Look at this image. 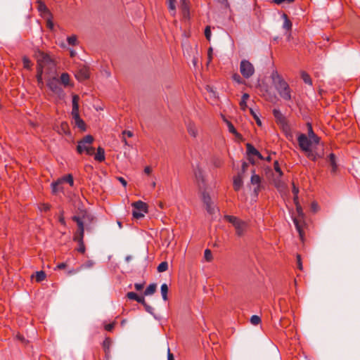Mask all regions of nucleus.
Masks as SVG:
<instances>
[{
  "label": "nucleus",
  "mask_w": 360,
  "mask_h": 360,
  "mask_svg": "<svg viewBox=\"0 0 360 360\" xmlns=\"http://www.w3.org/2000/svg\"><path fill=\"white\" fill-rule=\"evenodd\" d=\"M270 78L272 81V84L278 95L284 101H290L292 100V90L284 79L283 76L277 71V70H273L271 73Z\"/></svg>",
  "instance_id": "nucleus-1"
},
{
  "label": "nucleus",
  "mask_w": 360,
  "mask_h": 360,
  "mask_svg": "<svg viewBox=\"0 0 360 360\" xmlns=\"http://www.w3.org/2000/svg\"><path fill=\"white\" fill-rule=\"evenodd\" d=\"M47 68L49 70H52L55 68V64L53 61L51 59L49 56L45 54L44 53H39L37 58V86L40 89H43L44 86V84L42 79V75L44 73V70Z\"/></svg>",
  "instance_id": "nucleus-2"
},
{
  "label": "nucleus",
  "mask_w": 360,
  "mask_h": 360,
  "mask_svg": "<svg viewBox=\"0 0 360 360\" xmlns=\"http://www.w3.org/2000/svg\"><path fill=\"white\" fill-rule=\"evenodd\" d=\"M72 221L77 223V230L73 234V240L78 243V248L76 249L77 252L84 254L86 251V248L84 242V221L80 217L73 216Z\"/></svg>",
  "instance_id": "nucleus-3"
},
{
  "label": "nucleus",
  "mask_w": 360,
  "mask_h": 360,
  "mask_svg": "<svg viewBox=\"0 0 360 360\" xmlns=\"http://www.w3.org/2000/svg\"><path fill=\"white\" fill-rule=\"evenodd\" d=\"M297 141L300 149L306 153L309 159L316 161L318 158H321L319 154L311 150V146L313 142L305 134H300Z\"/></svg>",
  "instance_id": "nucleus-4"
},
{
  "label": "nucleus",
  "mask_w": 360,
  "mask_h": 360,
  "mask_svg": "<svg viewBox=\"0 0 360 360\" xmlns=\"http://www.w3.org/2000/svg\"><path fill=\"white\" fill-rule=\"evenodd\" d=\"M224 219L234 226L236 235L238 236H243L247 231V222L240 219L235 216L231 215H225Z\"/></svg>",
  "instance_id": "nucleus-5"
},
{
  "label": "nucleus",
  "mask_w": 360,
  "mask_h": 360,
  "mask_svg": "<svg viewBox=\"0 0 360 360\" xmlns=\"http://www.w3.org/2000/svg\"><path fill=\"white\" fill-rule=\"evenodd\" d=\"M79 97L77 95L72 96V116L75 120V125L82 131L86 130V124L80 118L79 113Z\"/></svg>",
  "instance_id": "nucleus-6"
},
{
  "label": "nucleus",
  "mask_w": 360,
  "mask_h": 360,
  "mask_svg": "<svg viewBox=\"0 0 360 360\" xmlns=\"http://www.w3.org/2000/svg\"><path fill=\"white\" fill-rule=\"evenodd\" d=\"M297 205V217H295L293 218V222L295 224V226L296 227L297 231L299 233L300 238L301 240H304V229L305 226V222L304 220V214L302 212V208L300 206Z\"/></svg>",
  "instance_id": "nucleus-7"
},
{
  "label": "nucleus",
  "mask_w": 360,
  "mask_h": 360,
  "mask_svg": "<svg viewBox=\"0 0 360 360\" xmlns=\"http://www.w3.org/2000/svg\"><path fill=\"white\" fill-rule=\"evenodd\" d=\"M131 205L134 207L132 214L136 219H140L144 217V214L148 212L147 204L141 200L134 202Z\"/></svg>",
  "instance_id": "nucleus-8"
},
{
  "label": "nucleus",
  "mask_w": 360,
  "mask_h": 360,
  "mask_svg": "<svg viewBox=\"0 0 360 360\" xmlns=\"http://www.w3.org/2000/svg\"><path fill=\"white\" fill-rule=\"evenodd\" d=\"M254 65L248 60H242L240 64V72L243 77L249 79L255 74Z\"/></svg>",
  "instance_id": "nucleus-9"
},
{
  "label": "nucleus",
  "mask_w": 360,
  "mask_h": 360,
  "mask_svg": "<svg viewBox=\"0 0 360 360\" xmlns=\"http://www.w3.org/2000/svg\"><path fill=\"white\" fill-rule=\"evenodd\" d=\"M94 141V137L91 135L85 136L80 141L78 142L77 147V152L81 154L85 151L89 145H91Z\"/></svg>",
  "instance_id": "nucleus-10"
},
{
  "label": "nucleus",
  "mask_w": 360,
  "mask_h": 360,
  "mask_svg": "<svg viewBox=\"0 0 360 360\" xmlns=\"http://www.w3.org/2000/svg\"><path fill=\"white\" fill-rule=\"evenodd\" d=\"M47 86L55 94L60 95L63 90L60 87L58 79L56 77L50 79L47 82Z\"/></svg>",
  "instance_id": "nucleus-11"
},
{
  "label": "nucleus",
  "mask_w": 360,
  "mask_h": 360,
  "mask_svg": "<svg viewBox=\"0 0 360 360\" xmlns=\"http://www.w3.org/2000/svg\"><path fill=\"white\" fill-rule=\"evenodd\" d=\"M76 78L79 81H84L89 77V68L83 66L81 67L75 74Z\"/></svg>",
  "instance_id": "nucleus-12"
},
{
  "label": "nucleus",
  "mask_w": 360,
  "mask_h": 360,
  "mask_svg": "<svg viewBox=\"0 0 360 360\" xmlns=\"http://www.w3.org/2000/svg\"><path fill=\"white\" fill-rule=\"evenodd\" d=\"M246 148H247V152H248V154L249 156L252 155L257 156L260 160L264 159V158L262 157L261 153L250 143H247Z\"/></svg>",
  "instance_id": "nucleus-13"
},
{
  "label": "nucleus",
  "mask_w": 360,
  "mask_h": 360,
  "mask_svg": "<svg viewBox=\"0 0 360 360\" xmlns=\"http://www.w3.org/2000/svg\"><path fill=\"white\" fill-rule=\"evenodd\" d=\"M127 298L129 300H136L137 302L142 304L143 306H146V302L143 297L139 296L136 292H129L127 294Z\"/></svg>",
  "instance_id": "nucleus-14"
},
{
  "label": "nucleus",
  "mask_w": 360,
  "mask_h": 360,
  "mask_svg": "<svg viewBox=\"0 0 360 360\" xmlns=\"http://www.w3.org/2000/svg\"><path fill=\"white\" fill-rule=\"evenodd\" d=\"M187 131L188 134L193 138H196L198 134V128L193 122H189L187 124Z\"/></svg>",
  "instance_id": "nucleus-15"
},
{
  "label": "nucleus",
  "mask_w": 360,
  "mask_h": 360,
  "mask_svg": "<svg viewBox=\"0 0 360 360\" xmlns=\"http://www.w3.org/2000/svg\"><path fill=\"white\" fill-rule=\"evenodd\" d=\"M273 114L276 120L277 124H281L282 123H284V122L287 121L285 117L283 116V115L279 110L274 109L273 110Z\"/></svg>",
  "instance_id": "nucleus-16"
},
{
  "label": "nucleus",
  "mask_w": 360,
  "mask_h": 360,
  "mask_svg": "<svg viewBox=\"0 0 360 360\" xmlns=\"http://www.w3.org/2000/svg\"><path fill=\"white\" fill-rule=\"evenodd\" d=\"M51 189H52V193L55 195H56L59 192L63 191V188L62 186V184L60 183V181L58 179L56 181L53 182L51 184Z\"/></svg>",
  "instance_id": "nucleus-17"
},
{
  "label": "nucleus",
  "mask_w": 360,
  "mask_h": 360,
  "mask_svg": "<svg viewBox=\"0 0 360 360\" xmlns=\"http://www.w3.org/2000/svg\"><path fill=\"white\" fill-rule=\"evenodd\" d=\"M309 127V139L315 144H318L319 143L320 139L319 137L314 134L312 129V127L311 124H308Z\"/></svg>",
  "instance_id": "nucleus-18"
},
{
  "label": "nucleus",
  "mask_w": 360,
  "mask_h": 360,
  "mask_svg": "<svg viewBox=\"0 0 360 360\" xmlns=\"http://www.w3.org/2000/svg\"><path fill=\"white\" fill-rule=\"evenodd\" d=\"M105 150L103 148L98 147L97 148V153L94 155V159L98 162H103L105 160Z\"/></svg>",
  "instance_id": "nucleus-19"
},
{
  "label": "nucleus",
  "mask_w": 360,
  "mask_h": 360,
  "mask_svg": "<svg viewBox=\"0 0 360 360\" xmlns=\"http://www.w3.org/2000/svg\"><path fill=\"white\" fill-rule=\"evenodd\" d=\"M223 120L226 122V124L228 127L229 131L230 133L235 135L236 136H240V134L237 132L236 128L234 127L233 124L230 121H229L224 117H223Z\"/></svg>",
  "instance_id": "nucleus-20"
},
{
  "label": "nucleus",
  "mask_w": 360,
  "mask_h": 360,
  "mask_svg": "<svg viewBox=\"0 0 360 360\" xmlns=\"http://www.w3.org/2000/svg\"><path fill=\"white\" fill-rule=\"evenodd\" d=\"M243 186V179L242 177L238 175L235 176L233 179V188L235 191H238Z\"/></svg>",
  "instance_id": "nucleus-21"
},
{
  "label": "nucleus",
  "mask_w": 360,
  "mask_h": 360,
  "mask_svg": "<svg viewBox=\"0 0 360 360\" xmlns=\"http://www.w3.org/2000/svg\"><path fill=\"white\" fill-rule=\"evenodd\" d=\"M251 184L253 185H257V188H255V191L257 192L259 189V186L261 183V179L257 174H252L250 179Z\"/></svg>",
  "instance_id": "nucleus-22"
},
{
  "label": "nucleus",
  "mask_w": 360,
  "mask_h": 360,
  "mask_svg": "<svg viewBox=\"0 0 360 360\" xmlns=\"http://www.w3.org/2000/svg\"><path fill=\"white\" fill-rule=\"evenodd\" d=\"M110 345L111 340L109 338H105L103 342V348L106 356H108L110 353Z\"/></svg>",
  "instance_id": "nucleus-23"
},
{
  "label": "nucleus",
  "mask_w": 360,
  "mask_h": 360,
  "mask_svg": "<svg viewBox=\"0 0 360 360\" xmlns=\"http://www.w3.org/2000/svg\"><path fill=\"white\" fill-rule=\"evenodd\" d=\"M60 183L63 184L64 182H67L70 184V186H72L74 185V179L72 174H68L64 176L63 177L58 179Z\"/></svg>",
  "instance_id": "nucleus-24"
},
{
  "label": "nucleus",
  "mask_w": 360,
  "mask_h": 360,
  "mask_svg": "<svg viewBox=\"0 0 360 360\" xmlns=\"http://www.w3.org/2000/svg\"><path fill=\"white\" fill-rule=\"evenodd\" d=\"M194 174L198 182L204 181L203 171L200 168H197L194 171Z\"/></svg>",
  "instance_id": "nucleus-25"
},
{
  "label": "nucleus",
  "mask_w": 360,
  "mask_h": 360,
  "mask_svg": "<svg viewBox=\"0 0 360 360\" xmlns=\"http://www.w3.org/2000/svg\"><path fill=\"white\" fill-rule=\"evenodd\" d=\"M282 17L284 19L283 28L287 30H291L292 25L288 15L285 13H283Z\"/></svg>",
  "instance_id": "nucleus-26"
},
{
  "label": "nucleus",
  "mask_w": 360,
  "mask_h": 360,
  "mask_svg": "<svg viewBox=\"0 0 360 360\" xmlns=\"http://www.w3.org/2000/svg\"><path fill=\"white\" fill-rule=\"evenodd\" d=\"M250 96L248 94H243L242 96L241 101L240 102V109L243 110H245L247 108V101L248 100Z\"/></svg>",
  "instance_id": "nucleus-27"
},
{
  "label": "nucleus",
  "mask_w": 360,
  "mask_h": 360,
  "mask_svg": "<svg viewBox=\"0 0 360 360\" xmlns=\"http://www.w3.org/2000/svg\"><path fill=\"white\" fill-rule=\"evenodd\" d=\"M157 285L155 283L150 284L144 292V295H150L156 291Z\"/></svg>",
  "instance_id": "nucleus-28"
},
{
  "label": "nucleus",
  "mask_w": 360,
  "mask_h": 360,
  "mask_svg": "<svg viewBox=\"0 0 360 360\" xmlns=\"http://www.w3.org/2000/svg\"><path fill=\"white\" fill-rule=\"evenodd\" d=\"M167 4L168 5V8L171 12L172 15H174L176 13V0H167Z\"/></svg>",
  "instance_id": "nucleus-29"
},
{
  "label": "nucleus",
  "mask_w": 360,
  "mask_h": 360,
  "mask_svg": "<svg viewBox=\"0 0 360 360\" xmlns=\"http://www.w3.org/2000/svg\"><path fill=\"white\" fill-rule=\"evenodd\" d=\"M301 77L305 84H309L310 86L312 85V80L308 73H307L306 72H302Z\"/></svg>",
  "instance_id": "nucleus-30"
},
{
  "label": "nucleus",
  "mask_w": 360,
  "mask_h": 360,
  "mask_svg": "<svg viewBox=\"0 0 360 360\" xmlns=\"http://www.w3.org/2000/svg\"><path fill=\"white\" fill-rule=\"evenodd\" d=\"M160 290H161V294H162V299L165 301H167L168 300V297H167L168 286H167V285L166 283H163L161 285Z\"/></svg>",
  "instance_id": "nucleus-31"
},
{
  "label": "nucleus",
  "mask_w": 360,
  "mask_h": 360,
  "mask_svg": "<svg viewBox=\"0 0 360 360\" xmlns=\"http://www.w3.org/2000/svg\"><path fill=\"white\" fill-rule=\"evenodd\" d=\"M329 161L330 163V165L333 167L332 171L335 172L337 169V164H336V160H335V155L333 153H330L328 156Z\"/></svg>",
  "instance_id": "nucleus-32"
},
{
  "label": "nucleus",
  "mask_w": 360,
  "mask_h": 360,
  "mask_svg": "<svg viewBox=\"0 0 360 360\" xmlns=\"http://www.w3.org/2000/svg\"><path fill=\"white\" fill-rule=\"evenodd\" d=\"M46 275L44 271H37L35 274V279L37 282H41L45 280Z\"/></svg>",
  "instance_id": "nucleus-33"
},
{
  "label": "nucleus",
  "mask_w": 360,
  "mask_h": 360,
  "mask_svg": "<svg viewBox=\"0 0 360 360\" xmlns=\"http://www.w3.org/2000/svg\"><path fill=\"white\" fill-rule=\"evenodd\" d=\"M60 81L64 86L69 85L70 75L66 72L63 73L60 76Z\"/></svg>",
  "instance_id": "nucleus-34"
},
{
  "label": "nucleus",
  "mask_w": 360,
  "mask_h": 360,
  "mask_svg": "<svg viewBox=\"0 0 360 360\" xmlns=\"http://www.w3.org/2000/svg\"><path fill=\"white\" fill-rule=\"evenodd\" d=\"M280 125L286 135L290 134V127L288 124L287 121L284 122V123H282Z\"/></svg>",
  "instance_id": "nucleus-35"
},
{
  "label": "nucleus",
  "mask_w": 360,
  "mask_h": 360,
  "mask_svg": "<svg viewBox=\"0 0 360 360\" xmlns=\"http://www.w3.org/2000/svg\"><path fill=\"white\" fill-rule=\"evenodd\" d=\"M168 269V264L167 262H161L158 266V272H164Z\"/></svg>",
  "instance_id": "nucleus-36"
},
{
  "label": "nucleus",
  "mask_w": 360,
  "mask_h": 360,
  "mask_svg": "<svg viewBox=\"0 0 360 360\" xmlns=\"http://www.w3.org/2000/svg\"><path fill=\"white\" fill-rule=\"evenodd\" d=\"M274 169L278 174V176L281 177L283 176V172L280 167L279 163L277 160L274 162Z\"/></svg>",
  "instance_id": "nucleus-37"
},
{
  "label": "nucleus",
  "mask_w": 360,
  "mask_h": 360,
  "mask_svg": "<svg viewBox=\"0 0 360 360\" xmlns=\"http://www.w3.org/2000/svg\"><path fill=\"white\" fill-rule=\"evenodd\" d=\"M261 322V319L259 316H257V315H253L252 316V317L250 318V323L252 324V325H255V326H257L258 325L259 323H260Z\"/></svg>",
  "instance_id": "nucleus-38"
},
{
  "label": "nucleus",
  "mask_w": 360,
  "mask_h": 360,
  "mask_svg": "<svg viewBox=\"0 0 360 360\" xmlns=\"http://www.w3.org/2000/svg\"><path fill=\"white\" fill-rule=\"evenodd\" d=\"M22 63H23V67L26 69H30L32 66V63H31L30 60L26 56L23 57Z\"/></svg>",
  "instance_id": "nucleus-39"
},
{
  "label": "nucleus",
  "mask_w": 360,
  "mask_h": 360,
  "mask_svg": "<svg viewBox=\"0 0 360 360\" xmlns=\"http://www.w3.org/2000/svg\"><path fill=\"white\" fill-rule=\"evenodd\" d=\"M202 201L205 205H208L212 202L211 198L208 193L205 192L202 193Z\"/></svg>",
  "instance_id": "nucleus-40"
},
{
  "label": "nucleus",
  "mask_w": 360,
  "mask_h": 360,
  "mask_svg": "<svg viewBox=\"0 0 360 360\" xmlns=\"http://www.w3.org/2000/svg\"><path fill=\"white\" fill-rule=\"evenodd\" d=\"M68 42L70 45L75 46L77 42V38L76 35H72L69 37H68Z\"/></svg>",
  "instance_id": "nucleus-41"
},
{
  "label": "nucleus",
  "mask_w": 360,
  "mask_h": 360,
  "mask_svg": "<svg viewBox=\"0 0 360 360\" xmlns=\"http://www.w3.org/2000/svg\"><path fill=\"white\" fill-rule=\"evenodd\" d=\"M292 193L294 194V201H295V204H297V201L298 200L299 189L297 187L295 186L294 183L292 184Z\"/></svg>",
  "instance_id": "nucleus-42"
},
{
  "label": "nucleus",
  "mask_w": 360,
  "mask_h": 360,
  "mask_svg": "<svg viewBox=\"0 0 360 360\" xmlns=\"http://www.w3.org/2000/svg\"><path fill=\"white\" fill-rule=\"evenodd\" d=\"M296 259H297V268L300 271H302L303 270V266H302V258H301L300 255L297 254V256H296Z\"/></svg>",
  "instance_id": "nucleus-43"
},
{
  "label": "nucleus",
  "mask_w": 360,
  "mask_h": 360,
  "mask_svg": "<svg viewBox=\"0 0 360 360\" xmlns=\"http://www.w3.org/2000/svg\"><path fill=\"white\" fill-rule=\"evenodd\" d=\"M205 36L208 41H210V39H211V27H210V26H207L205 27Z\"/></svg>",
  "instance_id": "nucleus-44"
},
{
  "label": "nucleus",
  "mask_w": 360,
  "mask_h": 360,
  "mask_svg": "<svg viewBox=\"0 0 360 360\" xmlns=\"http://www.w3.org/2000/svg\"><path fill=\"white\" fill-rule=\"evenodd\" d=\"M50 205L48 203H41L39 205V210L41 211L47 212L50 210Z\"/></svg>",
  "instance_id": "nucleus-45"
},
{
  "label": "nucleus",
  "mask_w": 360,
  "mask_h": 360,
  "mask_svg": "<svg viewBox=\"0 0 360 360\" xmlns=\"http://www.w3.org/2000/svg\"><path fill=\"white\" fill-rule=\"evenodd\" d=\"M205 258L207 261L210 262L212 259V252L209 249L205 250Z\"/></svg>",
  "instance_id": "nucleus-46"
},
{
  "label": "nucleus",
  "mask_w": 360,
  "mask_h": 360,
  "mask_svg": "<svg viewBox=\"0 0 360 360\" xmlns=\"http://www.w3.org/2000/svg\"><path fill=\"white\" fill-rule=\"evenodd\" d=\"M94 265V262L91 260L86 261L84 264H82V267L84 269H89L93 267Z\"/></svg>",
  "instance_id": "nucleus-47"
},
{
  "label": "nucleus",
  "mask_w": 360,
  "mask_h": 360,
  "mask_svg": "<svg viewBox=\"0 0 360 360\" xmlns=\"http://www.w3.org/2000/svg\"><path fill=\"white\" fill-rule=\"evenodd\" d=\"M61 129L63 131L65 134H69V127L68 124L66 122H62L61 123Z\"/></svg>",
  "instance_id": "nucleus-48"
},
{
  "label": "nucleus",
  "mask_w": 360,
  "mask_h": 360,
  "mask_svg": "<svg viewBox=\"0 0 360 360\" xmlns=\"http://www.w3.org/2000/svg\"><path fill=\"white\" fill-rule=\"evenodd\" d=\"M213 49L210 47L207 52V64H209L212 60Z\"/></svg>",
  "instance_id": "nucleus-49"
},
{
  "label": "nucleus",
  "mask_w": 360,
  "mask_h": 360,
  "mask_svg": "<svg viewBox=\"0 0 360 360\" xmlns=\"http://www.w3.org/2000/svg\"><path fill=\"white\" fill-rule=\"evenodd\" d=\"M250 112L253 115V117H254V118H255V120L256 121L257 124L259 125V126H261L262 125V122H261L260 119L257 117V115L254 112V111L252 109H250Z\"/></svg>",
  "instance_id": "nucleus-50"
},
{
  "label": "nucleus",
  "mask_w": 360,
  "mask_h": 360,
  "mask_svg": "<svg viewBox=\"0 0 360 360\" xmlns=\"http://www.w3.org/2000/svg\"><path fill=\"white\" fill-rule=\"evenodd\" d=\"M233 79L238 84L243 83V79L238 74H234L233 75Z\"/></svg>",
  "instance_id": "nucleus-51"
},
{
  "label": "nucleus",
  "mask_w": 360,
  "mask_h": 360,
  "mask_svg": "<svg viewBox=\"0 0 360 360\" xmlns=\"http://www.w3.org/2000/svg\"><path fill=\"white\" fill-rule=\"evenodd\" d=\"M85 152L87 155H91L94 153V148L91 145H89L88 148H86Z\"/></svg>",
  "instance_id": "nucleus-52"
},
{
  "label": "nucleus",
  "mask_w": 360,
  "mask_h": 360,
  "mask_svg": "<svg viewBox=\"0 0 360 360\" xmlns=\"http://www.w3.org/2000/svg\"><path fill=\"white\" fill-rule=\"evenodd\" d=\"M144 285L145 283H135L134 284V288L137 290V291H141V290H143V287H144Z\"/></svg>",
  "instance_id": "nucleus-53"
},
{
  "label": "nucleus",
  "mask_w": 360,
  "mask_h": 360,
  "mask_svg": "<svg viewBox=\"0 0 360 360\" xmlns=\"http://www.w3.org/2000/svg\"><path fill=\"white\" fill-rule=\"evenodd\" d=\"M206 205V210L207 211L210 213V214H212L213 212H214V207H212V203H209L208 205Z\"/></svg>",
  "instance_id": "nucleus-54"
},
{
  "label": "nucleus",
  "mask_w": 360,
  "mask_h": 360,
  "mask_svg": "<svg viewBox=\"0 0 360 360\" xmlns=\"http://www.w3.org/2000/svg\"><path fill=\"white\" fill-rule=\"evenodd\" d=\"M122 134V136H127L129 138L132 137L134 135L132 131L127 130L123 131Z\"/></svg>",
  "instance_id": "nucleus-55"
},
{
  "label": "nucleus",
  "mask_w": 360,
  "mask_h": 360,
  "mask_svg": "<svg viewBox=\"0 0 360 360\" xmlns=\"http://www.w3.org/2000/svg\"><path fill=\"white\" fill-rule=\"evenodd\" d=\"M46 27L50 30H52L53 28V22L51 19H49L46 21Z\"/></svg>",
  "instance_id": "nucleus-56"
},
{
  "label": "nucleus",
  "mask_w": 360,
  "mask_h": 360,
  "mask_svg": "<svg viewBox=\"0 0 360 360\" xmlns=\"http://www.w3.org/2000/svg\"><path fill=\"white\" fill-rule=\"evenodd\" d=\"M59 222L64 226H66L65 220L63 214H61L59 217Z\"/></svg>",
  "instance_id": "nucleus-57"
},
{
  "label": "nucleus",
  "mask_w": 360,
  "mask_h": 360,
  "mask_svg": "<svg viewBox=\"0 0 360 360\" xmlns=\"http://www.w3.org/2000/svg\"><path fill=\"white\" fill-rule=\"evenodd\" d=\"M167 360H174V355L171 353L169 348L167 349Z\"/></svg>",
  "instance_id": "nucleus-58"
},
{
  "label": "nucleus",
  "mask_w": 360,
  "mask_h": 360,
  "mask_svg": "<svg viewBox=\"0 0 360 360\" xmlns=\"http://www.w3.org/2000/svg\"><path fill=\"white\" fill-rule=\"evenodd\" d=\"M39 10L40 11H48V9L44 4H40L39 6Z\"/></svg>",
  "instance_id": "nucleus-59"
},
{
  "label": "nucleus",
  "mask_w": 360,
  "mask_h": 360,
  "mask_svg": "<svg viewBox=\"0 0 360 360\" xmlns=\"http://www.w3.org/2000/svg\"><path fill=\"white\" fill-rule=\"evenodd\" d=\"M117 179L124 187L127 186V182L123 177H118Z\"/></svg>",
  "instance_id": "nucleus-60"
},
{
  "label": "nucleus",
  "mask_w": 360,
  "mask_h": 360,
  "mask_svg": "<svg viewBox=\"0 0 360 360\" xmlns=\"http://www.w3.org/2000/svg\"><path fill=\"white\" fill-rule=\"evenodd\" d=\"M66 264L64 263V262H62V263H60L58 264L57 266H56V268L57 269H63L66 267Z\"/></svg>",
  "instance_id": "nucleus-61"
},
{
  "label": "nucleus",
  "mask_w": 360,
  "mask_h": 360,
  "mask_svg": "<svg viewBox=\"0 0 360 360\" xmlns=\"http://www.w3.org/2000/svg\"><path fill=\"white\" fill-rule=\"evenodd\" d=\"M114 328V323H109L105 326V329L108 331H110Z\"/></svg>",
  "instance_id": "nucleus-62"
},
{
  "label": "nucleus",
  "mask_w": 360,
  "mask_h": 360,
  "mask_svg": "<svg viewBox=\"0 0 360 360\" xmlns=\"http://www.w3.org/2000/svg\"><path fill=\"white\" fill-rule=\"evenodd\" d=\"M144 172L149 175L151 172H152V169L150 166H146L145 168H144Z\"/></svg>",
  "instance_id": "nucleus-63"
},
{
  "label": "nucleus",
  "mask_w": 360,
  "mask_h": 360,
  "mask_svg": "<svg viewBox=\"0 0 360 360\" xmlns=\"http://www.w3.org/2000/svg\"><path fill=\"white\" fill-rule=\"evenodd\" d=\"M273 2L276 4H281L283 2H285V0H273Z\"/></svg>",
  "instance_id": "nucleus-64"
}]
</instances>
